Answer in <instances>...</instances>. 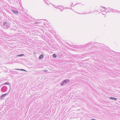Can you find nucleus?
<instances>
[{"label":"nucleus","instance_id":"19","mask_svg":"<svg viewBox=\"0 0 120 120\" xmlns=\"http://www.w3.org/2000/svg\"><path fill=\"white\" fill-rule=\"evenodd\" d=\"M69 46H70L71 47H73V45H69Z\"/></svg>","mask_w":120,"mask_h":120},{"label":"nucleus","instance_id":"20","mask_svg":"<svg viewBox=\"0 0 120 120\" xmlns=\"http://www.w3.org/2000/svg\"><path fill=\"white\" fill-rule=\"evenodd\" d=\"M9 90L6 93V94H7V95H8L9 94Z\"/></svg>","mask_w":120,"mask_h":120},{"label":"nucleus","instance_id":"10","mask_svg":"<svg viewBox=\"0 0 120 120\" xmlns=\"http://www.w3.org/2000/svg\"><path fill=\"white\" fill-rule=\"evenodd\" d=\"M45 2L47 4H49V2L47 0H44Z\"/></svg>","mask_w":120,"mask_h":120},{"label":"nucleus","instance_id":"2","mask_svg":"<svg viewBox=\"0 0 120 120\" xmlns=\"http://www.w3.org/2000/svg\"><path fill=\"white\" fill-rule=\"evenodd\" d=\"M70 81L69 79H66L64 80L61 84V86H63L65 84L68 83Z\"/></svg>","mask_w":120,"mask_h":120},{"label":"nucleus","instance_id":"23","mask_svg":"<svg viewBox=\"0 0 120 120\" xmlns=\"http://www.w3.org/2000/svg\"><path fill=\"white\" fill-rule=\"evenodd\" d=\"M106 11V10H103V11Z\"/></svg>","mask_w":120,"mask_h":120},{"label":"nucleus","instance_id":"18","mask_svg":"<svg viewBox=\"0 0 120 120\" xmlns=\"http://www.w3.org/2000/svg\"><path fill=\"white\" fill-rule=\"evenodd\" d=\"M21 69H15V70H20V71H21Z\"/></svg>","mask_w":120,"mask_h":120},{"label":"nucleus","instance_id":"22","mask_svg":"<svg viewBox=\"0 0 120 120\" xmlns=\"http://www.w3.org/2000/svg\"><path fill=\"white\" fill-rule=\"evenodd\" d=\"M103 7V8H104V9H106V8L105 7Z\"/></svg>","mask_w":120,"mask_h":120},{"label":"nucleus","instance_id":"6","mask_svg":"<svg viewBox=\"0 0 120 120\" xmlns=\"http://www.w3.org/2000/svg\"><path fill=\"white\" fill-rule=\"evenodd\" d=\"M12 11L14 13L18 15L19 14V13L17 11H15L14 10H12Z\"/></svg>","mask_w":120,"mask_h":120},{"label":"nucleus","instance_id":"11","mask_svg":"<svg viewBox=\"0 0 120 120\" xmlns=\"http://www.w3.org/2000/svg\"><path fill=\"white\" fill-rule=\"evenodd\" d=\"M9 83L8 82H7L4 83L2 85H9Z\"/></svg>","mask_w":120,"mask_h":120},{"label":"nucleus","instance_id":"13","mask_svg":"<svg viewBox=\"0 0 120 120\" xmlns=\"http://www.w3.org/2000/svg\"><path fill=\"white\" fill-rule=\"evenodd\" d=\"M116 11L117 12H119L120 13V11H118L116 10H115L114 11V10H113V11Z\"/></svg>","mask_w":120,"mask_h":120},{"label":"nucleus","instance_id":"29","mask_svg":"<svg viewBox=\"0 0 120 120\" xmlns=\"http://www.w3.org/2000/svg\"><path fill=\"white\" fill-rule=\"evenodd\" d=\"M112 9V10H114V9Z\"/></svg>","mask_w":120,"mask_h":120},{"label":"nucleus","instance_id":"24","mask_svg":"<svg viewBox=\"0 0 120 120\" xmlns=\"http://www.w3.org/2000/svg\"><path fill=\"white\" fill-rule=\"evenodd\" d=\"M46 70H44V72H46Z\"/></svg>","mask_w":120,"mask_h":120},{"label":"nucleus","instance_id":"1","mask_svg":"<svg viewBox=\"0 0 120 120\" xmlns=\"http://www.w3.org/2000/svg\"><path fill=\"white\" fill-rule=\"evenodd\" d=\"M3 25L5 29L8 28L10 26V23L8 21L4 22Z\"/></svg>","mask_w":120,"mask_h":120},{"label":"nucleus","instance_id":"25","mask_svg":"<svg viewBox=\"0 0 120 120\" xmlns=\"http://www.w3.org/2000/svg\"><path fill=\"white\" fill-rule=\"evenodd\" d=\"M38 23H39V22H36L35 23H36V24H38Z\"/></svg>","mask_w":120,"mask_h":120},{"label":"nucleus","instance_id":"17","mask_svg":"<svg viewBox=\"0 0 120 120\" xmlns=\"http://www.w3.org/2000/svg\"><path fill=\"white\" fill-rule=\"evenodd\" d=\"M111 11H110V10L109 9H108L107 10V12H110Z\"/></svg>","mask_w":120,"mask_h":120},{"label":"nucleus","instance_id":"21","mask_svg":"<svg viewBox=\"0 0 120 120\" xmlns=\"http://www.w3.org/2000/svg\"><path fill=\"white\" fill-rule=\"evenodd\" d=\"M10 72H14V71H10Z\"/></svg>","mask_w":120,"mask_h":120},{"label":"nucleus","instance_id":"14","mask_svg":"<svg viewBox=\"0 0 120 120\" xmlns=\"http://www.w3.org/2000/svg\"><path fill=\"white\" fill-rule=\"evenodd\" d=\"M24 55V54H20L18 55V56H21Z\"/></svg>","mask_w":120,"mask_h":120},{"label":"nucleus","instance_id":"30","mask_svg":"<svg viewBox=\"0 0 120 120\" xmlns=\"http://www.w3.org/2000/svg\"><path fill=\"white\" fill-rule=\"evenodd\" d=\"M12 74H15V73H12Z\"/></svg>","mask_w":120,"mask_h":120},{"label":"nucleus","instance_id":"8","mask_svg":"<svg viewBox=\"0 0 120 120\" xmlns=\"http://www.w3.org/2000/svg\"><path fill=\"white\" fill-rule=\"evenodd\" d=\"M91 44L92 43L91 42L85 45V46L86 47L88 46L89 45H91Z\"/></svg>","mask_w":120,"mask_h":120},{"label":"nucleus","instance_id":"4","mask_svg":"<svg viewBox=\"0 0 120 120\" xmlns=\"http://www.w3.org/2000/svg\"><path fill=\"white\" fill-rule=\"evenodd\" d=\"M54 7L59 9L61 11H62L64 9V7L62 6H59L57 7Z\"/></svg>","mask_w":120,"mask_h":120},{"label":"nucleus","instance_id":"5","mask_svg":"<svg viewBox=\"0 0 120 120\" xmlns=\"http://www.w3.org/2000/svg\"><path fill=\"white\" fill-rule=\"evenodd\" d=\"M8 94H5L2 95L0 97V98L1 99H2L3 98L5 97Z\"/></svg>","mask_w":120,"mask_h":120},{"label":"nucleus","instance_id":"28","mask_svg":"<svg viewBox=\"0 0 120 120\" xmlns=\"http://www.w3.org/2000/svg\"><path fill=\"white\" fill-rule=\"evenodd\" d=\"M76 4H77V3H76Z\"/></svg>","mask_w":120,"mask_h":120},{"label":"nucleus","instance_id":"26","mask_svg":"<svg viewBox=\"0 0 120 120\" xmlns=\"http://www.w3.org/2000/svg\"><path fill=\"white\" fill-rule=\"evenodd\" d=\"M46 23H45H45H44V25H46V24H46Z\"/></svg>","mask_w":120,"mask_h":120},{"label":"nucleus","instance_id":"7","mask_svg":"<svg viewBox=\"0 0 120 120\" xmlns=\"http://www.w3.org/2000/svg\"><path fill=\"white\" fill-rule=\"evenodd\" d=\"M110 99L112 100H114L115 101L117 100V99L116 98L113 97H110Z\"/></svg>","mask_w":120,"mask_h":120},{"label":"nucleus","instance_id":"3","mask_svg":"<svg viewBox=\"0 0 120 120\" xmlns=\"http://www.w3.org/2000/svg\"><path fill=\"white\" fill-rule=\"evenodd\" d=\"M7 87L6 86H4L1 88V91L3 92H5L7 90Z\"/></svg>","mask_w":120,"mask_h":120},{"label":"nucleus","instance_id":"12","mask_svg":"<svg viewBox=\"0 0 120 120\" xmlns=\"http://www.w3.org/2000/svg\"><path fill=\"white\" fill-rule=\"evenodd\" d=\"M52 56L54 58H56V57L57 56L55 54H54L52 55Z\"/></svg>","mask_w":120,"mask_h":120},{"label":"nucleus","instance_id":"27","mask_svg":"<svg viewBox=\"0 0 120 120\" xmlns=\"http://www.w3.org/2000/svg\"><path fill=\"white\" fill-rule=\"evenodd\" d=\"M102 14L103 15H105V14H103V13H102Z\"/></svg>","mask_w":120,"mask_h":120},{"label":"nucleus","instance_id":"15","mask_svg":"<svg viewBox=\"0 0 120 120\" xmlns=\"http://www.w3.org/2000/svg\"><path fill=\"white\" fill-rule=\"evenodd\" d=\"M92 12H90V13L89 12L88 13H82V14H90V13H92Z\"/></svg>","mask_w":120,"mask_h":120},{"label":"nucleus","instance_id":"9","mask_svg":"<svg viewBox=\"0 0 120 120\" xmlns=\"http://www.w3.org/2000/svg\"><path fill=\"white\" fill-rule=\"evenodd\" d=\"M43 57V55L42 54L39 57V59H41Z\"/></svg>","mask_w":120,"mask_h":120},{"label":"nucleus","instance_id":"16","mask_svg":"<svg viewBox=\"0 0 120 120\" xmlns=\"http://www.w3.org/2000/svg\"><path fill=\"white\" fill-rule=\"evenodd\" d=\"M21 71H27L23 69H21Z\"/></svg>","mask_w":120,"mask_h":120}]
</instances>
